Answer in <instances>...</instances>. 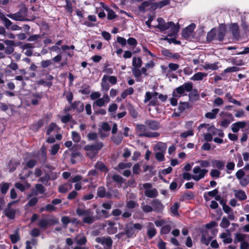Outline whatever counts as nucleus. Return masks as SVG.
Returning <instances> with one entry per match:
<instances>
[{"instance_id":"obj_1","label":"nucleus","mask_w":249,"mask_h":249,"mask_svg":"<svg viewBox=\"0 0 249 249\" xmlns=\"http://www.w3.org/2000/svg\"><path fill=\"white\" fill-rule=\"evenodd\" d=\"M157 21L158 24L155 27L158 28L161 32L170 30V33L168 34L169 36H175L178 33L179 27L177 26L173 22L170 21L166 23L161 18H159L157 19Z\"/></svg>"},{"instance_id":"obj_2","label":"nucleus","mask_w":249,"mask_h":249,"mask_svg":"<svg viewBox=\"0 0 249 249\" xmlns=\"http://www.w3.org/2000/svg\"><path fill=\"white\" fill-rule=\"evenodd\" d=\"M158 98L162 102H165L167 99V96L166 95L162 94H159L157 92H151L147 91L144 96L143 102L146 104L149 102V106H155L158 104Z\"/></svg>"},{"instance_id":"obj_3","label":"nucleus","mask_w":249,"mask_h":249,"mask_svg":"<svg viewBox=\"0 0 249 249\" xmlns=\"http://www.w3.org/2000/svg\"><path fill=\"white\" fill-rule=\"evenodd\" d=\"M193 89V84L191 82L185 83L183 85L176 88L172 93V95L180 97L184 95V92H190Z\"/></svg>"},{"instance_id":"obj_4","label":"nucleus","mask_w":249,"mask_h":249,"mask_svg":"<svg viewBox=\"0 0 249 249\" xmlns=\"http://www.w3.org/2000/svg\"><path fill=\"white\" fill-rule=\"evenodd\" d=\"M140 186H142L141 189L143 188L144 189V195L147 197L154 198L158 196V192L157 189L155 188H152V185L151 183H145L143 184H140Z\"/></svg>"},{"instance_id":"obj_5","label":"nucleus","mask_w":249,"mask_h":249,"mask_svg":"<svg viewBox=\"0 0 249 249\" xmlns=\"http://www.w3.org/2000/svg\"><path fill=\"white\" fill-rule=\"evenodd\" d=\"M208 172V170L201 169L199 166H195L193 169V172L194 175L192 176V178L196 181H198L204 178Z\"/></svg>"},{"instance_id":"obj_6","label":"nucleus","mask_w":249,"mask_h":249,"mask_svg":"<svg viewBox=\"0 0 249 249\" xmlns=\"http://www.w3.org/2000/svg\"><path fill=\"white\" fill-rule=\"evenodd\" d=\"M26 12V8L23 7L16 13L7 14V17L16 21H24Z\"/></svg>"},{"instance_id":"obj_7","label":"nucleus","mask_w":249,"mask_h":249,"mask_svg":"<svg viewBox=\"0 0 249 249\" xmlns=\"http://www.w3.org/2000/svg\"><path fill=\"white\" fill-rule=\"evenodd\" d=\"M235 176L242 187H245L249 183V175H246L243 169L238 170L235 173Z\"/></svg>"},{"instance_id":"obj_8","label":"nucleus","mask_w":249,"mask_h":249,"mask_svg":"<svg viewBox=\"0 0 249 249\" xmlns=\"http://www.w3.org/2000/svg\"><path fill=\"white\" fill-rule=\"evenodd\" d=\"M71 107L66 109V110L70 111L71 109L76 110L77 112H81L84 110V104L80 101H74L71 105Z\"/></svg>"},{"instance_id":"obj_9","label":"nucleus","mask_w":249,"mask_h":249,"mask_svg":"<svg viewBox=\"0 0 249 249\" xmlns=\"http://www.w3.org/2000/svg\"><path fill=\"white\" fill-rule=\"evenodd\" d=\"M110 102V98L107 93L104 94L102 98H99L94 103L97 107H102L106 106Z\"/></svg>"},{"instance_id":"obj_10","label":"nucleus","mask_w":249,"mask_h":249,"mask_svg":"<svg viewBox=\"0 0 249 249\" xmlns=\"http://www.w3.org/2000/svg\"><path fill=\"white\" fill-rule=\"evenodd\" d=\"M196 27L195 24L192 23L185 28L182 32V36L186 39L189 38L193 34Z\"/></svg>"},{"instance_id":"obj_11","label":"nucleus","mask_w":249,"mask_h":249,"mask_svg":"<svg viewBox=\"0 0 249 249\" xmlns=\"http://www.w3.org/2000/svg\"><path fill=\"white\" fill-rule=\"evenodd\" d=\"M152 205L153 211L156 213H161L164 208L161 201L158 199H154L152 202Z\"/></svg>"},{"instance_id":"obj_12","label":"nucleus","mask_w":249,"mask_h":249,"mask_svg":"<svg viewBox=\"0 0 249 249\" xmlns=\"http://www.w3.org/2000/svg\"><path fill=\"white\" fill-rule=\"evenodd\" d=\"M30 102L33 105H37L42 99V95L40 93L33 92L29 96Z\"/></svg>"},{"instance_id":"obj_13","label":"nucleus","mask_w":249,"mask_h":249,"mask_svg":"<svg viewBox=\"0 0 249 249\" xmlns=\"http://www.w3.org/2000/svg\"><path fill=\"white\" fill-rule=\"evenodd\" d=\"M103 147V143L102 142H98L94 144H88L85 146L84 149L86 151H92L97 152L100 150Z\"/></svg>"},{"instance_id":"obj_14","label":"nucleus","mask_w":249,"mask_h":249,"mask_svg":"<svg viewBox=\"0 0 249 249\" xmlns=\"http://www.w3.org/2000/svg\"><path fill=\"white\" fill-rule=\"evenodd\" d=\"M95 241L97 243L106 245L108 247H110L112 244V241L110 237H97Z\"/></svg>"},{"instance_id":"obj_15","label":"nucleus","mask_w":249,"mask_h":249,"mask_svg":"<svg viewBox=\"0 0 249 249\" xmlns=\"http://www.w3.org/2000/svg\"><path fill=\"white\" fill-rule=\"evenodd\" d=\"M125 234L126 235L127 237H132L135 234V231L133 226V224L129 223L126 224L125 228Z\"/></svg>"},{"instance_id":"obj_16","label":"nucleus","mask_w":249,"mask_h":249,"mask_svg":"<svg viewBox=\"0 0 249 249\" xmlns=\"http://www.w3.org/2000/svg\"><path fill=\"white\" fill-rule=\"evenodd\" d=\"M233 193L235 197L240 201L244 200L247 198L245 192L242 190H234Z\"/></svg>"},{"instance_id":"obj_17","label":"nucleus","mask_w":249,"mask_h":249,"mask_svg":"<svg viewBox=\"0 0 249 249\" xmlns=\"http://www.w3.org/2000/svg\"><path fill=\"white\" fill-rule=\"evenodd\" d=\"M147 235L150 238L153 237L157 233L156 229L154 227L153 223L148 222L147 223Z\"/></svg>"},{"instance_id":"obj_18","label":"nucleus","mask_w":249,"mask_h":249,"mask_svg":"<svg viewBox=\"0 0 249 249\" xmlns=\"http://www.w3.org/2000/svg\"><path fill=\"white\" fill-rule=\"evenodd\" d=\"M145 124L151 129L156 130L159 128V123L154 120H148L145 122Z\"/></svg>"},{"instance_id":"obj_19","label":"nucleus","mask_w":249,"mask_h":249,"mask_svg":"<svg viewBox=\"0 0 249 249\" xmlns=\"http://www.w3.org/2000/svg\"><path fill=\"white\" fill-rule=\"evenodd\" d=\"M246 125L245 122H238L231 125V130L233 132H237L240 128H244Z\"/></svg>"},{"instance_id":"obj_20","label":"nucleus","mask_w":249,"mask_h":249,"mask_svg":"<svg viewBox=\"0 0 249 249\" xmlns=\"http://www.w3.org/2000/svg\"><path fill=\"white\" fill-rule=\"evenodd\" d=\"M223 210L224 212L228 214V218L233 221L235 219V216L234 215L233 210L227 205H224Z\"/></svg>"},{"instance_id":"obj_21","label":"nucleus","mask_w":249,"mask_h":249,"mask_svg":"<svg viewBox=\"0 0 249 249\" xmlns=\"http://www.w3.org/2000/svg\"><path fill=\"white\" fill-rule=\"evenodd\" d=\"M167 149V145L165 143L159 142H158L154 147V150L155 152H160L165 153Z\"/></svg>"},{"instance_id":"obj_22","label":"nucleus","mask_w":249,"mask_h":249,"mask_svg":"<svg viewBox=\"0 0 249 249\" xmlns=\"http://www.w3.org/2000/svg\"><path fill=\"white\" fill-rule=\"evenodd\" d=\"M212 166L213 168H216L219 170H222L224 168L225 162L223 160H214L212 161Z\"/></svg>"},{"instance_id":"obj_23","label":"nucleus","mask_w":249,"mask_h":249,"mask_svg":"<svg viewBox=\"0 0 249 249\" xmlns=\"http://www.w3.org/2000/svg\"><path fill=\"white\" fill-rule=\"evenodd\" d=\"M103 8L107 12V18L108 19H112L117 17V15L113 10L107 5H104Z\"/></svg>"},{"instance_id":"obj_24","label":"nucleus","mask_w":249,"mask_h":249,"mask_svg":"<svg viewBox=\"0 0 249 249\" xmlns=\"http://www.w3.org/2000/svg\"><path fill=\"white\" fill-rule=\"evenodd\" d=\"M112 142L117 145H119L122 142L123 137L121 132L111 137Z\"/></svg>"},{"instance_id":"obj_25","label":"nucleus","mask_w":249,"mask_h":249,"mask_svg":"<svg viewBox=\"0 0 249 249\" xmlns=\"http://www.w3.org/2000/svg\"><path fill=\"white\" fill-rule=\"evenodd\" d=\"M72 186L71 183H66L60 185L59 187L58 191L61 193H66L69 190H71Z\"/></svg>"},{"instance_id":"obj_26","label":"nucleus","mask_w":249,"mask_h":249,"mask_svg":"<svg viewBox=\"0 0 249 249\" xmlns=\"http://www.w3.org/2000/svg\"><path fill=\"white\" fill-rule=\"evenodd\" d=\"M231 30L233 37L238 39L240 37V34L239 32V27L237 24H232L231 27Z\"/></svg>"},{"instance_id":"obj_27","label":"nucleus","mask_w":249,"mask_h":249,"mask_svg":"<svg viewBox=\"0 0 249 249\" xmlns=\"http://www.w3.org/2000/svg\"><path fill=\"white\" fill-rule=\"evenodd\" d=\"M87 238L84 235L78 234L75 237V242L78 245H84L87 242Z\"/></svg>"},{"instance_id":"obj_28","label":"nucleus","mask_w":249,"mask_h":249,"mask_svg":"<svg viewBox=\"0 0 249 249\" xmlns=\"http://www.w3.org/2000/svg\"><path fill=\"white\" fill-rule=\"evenodd\" d=\"M95 220L94 216L93 215L92 213L90 212L88 214L85 216V217L83 219L84 223L91 224Z\"/></svg>"},{"instance_id":"obj_29","label":"nucleus","mask_w":249,"mask_h":249,"mask_svg":"<svg viewBox=\"0 0 249 249\" xmlns=\"http://www.w3.org/2000/svg\"><path fill=\"white\" fill-rule=\"evenodd\" d=\"M219 111V109L218 108H215L212 110L211 112H207L205 114V116L206 118L213 119H215L216 117L217 114Z\"/></svg>"},{"instance_id":"obj_30","label":"nucleus","mask_w":249,"mask_h":249,"mask_svg":"<svg viewBox=\"0 0 249 249\" xmlns=\"http://www.w3.org/2000/svg\"><path fill=\"white\" fill-rule=\"evenodd\" d=\"M134 92V89L132 87H129L128 89L124 90L121 94V97L120 99H119V98L117 99L119 101H121L122 99H124L127 95H131Z\"/></svg>"},{"instance_id":"obj_31","label":"nucleus","mask_w":249,"mask_h":249,"mask_svg":"<svg viewBox=\"0 0 249 249\" xmlns=\"http://www.w3.org/2000/svg\"><path fill=\"white\" fill-rule=\"evenodd\" d=\"M4 213L7 217L11 219H13L15 217L16 210L11 208H7L4 210Z\"/></svg>"},{"instance_id":"obj_32","label":"nucleus","mask_w":249,"mask_h":249,"mask_svg":"<svg viewBox=\"0 0 249 249\" xmlns=\"http://www.w3.org/2000/svg\"><path fill=\"white\" fill-rule=\"evenodd\" d=\"M207 76L206 73L198 72L195 74L191 78V80L193 81L202 80L204 77Z\"/></svg>"},{"instance_id":"obj_33","label":"nucleus","mask_w":249,"mask_h":249,"mask_svg":"<svg viewBox=\"0 0 249 249\" xmlns=\"http://www.w3.org/2000/svg\"><path fill=\"white\" fill-rule=\"evenodd\" d=\"M202 67L205 70H216L218 69V63H214L212 64L205 63Z\"/></svg>"},{"instance_id":"obj_34","label":"nucleus","mask_w":249,"mask_h":249,"mask_svg":"<svg viewBox=\"0 0 249 249\" xmlns=\"http://www.w3.org/2000/svg\"><path fill=\"white\" fill-rule=\"evenodd\" d=\"M225 29L221 27L217 30L216 38L219 41H222L225 36Z\"/></svg>"},{"instance_id":"obj_35","label":"nucleus","mask_w":249,"mask_h":249,"mask_svg":"<svg viewBox=\"0 0 249 249\" xmlns=\"http://www.w3.org/2000/svg\"><path fill=\"white\" fill-rule=\"evenodd\" d=\"M217 30L215 29H212L208 33L207 36V40L208 41H211L215 38H216Z\"/></svg>"},{"instance_id":"obj_36","label":"nucleus","mask_w":249,"mask_h":249,"mask_svg":"<svg viewBox=\"0 0 249 249\" xmlns=\"http://www.w3.org/2000/svg\"><path fill=\"white\" fill-rule=\"evenodd\" d=\"M246 237V235L245 234L237 233L235 234V237L234 239V242L237 243V242H242L245 241Z\"/></svg>"},{"instance_id":"obj_37","label":"nucleus","mask_w":249,"mask_h":249,"mask_svg":"<svg viewBox=\"0 0 249 249\" xmlns=\"http://www.w3.org/2000/svg\"><path fill=\"white\" fill-rule=\"evenodd\" d=\"M142 65V60L139 57H134L132 60V65L133 68H139L141 67Z\"/></svg>"},{"instance_id":"obj_38","label":"nucleus","mask_w":249,"mask_h":249,"mask_svg":"<svg viewBox=\"0 0 249 249\" xmlns=\"http://www.w3.org/2000/svg\"><path fill=\"white\" fill-rule=\"evenodd\" d=\"M225 97L230 103H233L238 106H240L241 105V104L239 101H238L232 98L231 94L230 92H228L226 94Z\"/></svg>"},{"instance_id":"obj_39","label":"nucleus","mask_w":249,"mask_h":249,"mask_svg":"<svg viewBox=\"0 0 249 249\" xmlns=\"http://www.w3.org/2000/svg\"><path fill=\"white\" fill-rule=\"evenodd\" d=\"M230 219L228 217L224 216L221 220V222L220 224V226L223 229L227 228L229 227L230 225Z\"/></svg>"},{"instance_id":"obj_40","label":"nucleus","mask_w":249,"mask_h":249,"mask_svg":"<svg viewBox=\"0 0 249 249\" xmlns=\"http://www.w3.org/2000/svg\"><path fill=\"white\" fill-rule=\"evenodd\" d=\"M179 208V204L178 202L175 203L173 206L170 208V211L175 216H178L179 213H178V209Z\"/></svg>"},{"instance_id":"obj_41","label":"nucleus","mask_w":249,"mask_h":249,"mask_svg":"<svg viewBox=\"0 0 249 249\" xmlns=\"http://www.w3.org/2000/svg\"><path fill=\"white\" fill-rule=\"evenodd\" d=\"M103 80H108L112 85H115L117 83V78L115 76H108L104 75L103 76Z\"/></svg>"},{"instance_id":"obj_42","label":"nucleus","mask_w":249,"mask_h":249,"mask_svg":"<svg viewBox=\"0 0 249 249\" xmlns=\"http://www.w3.org/2000/svg\"><path fill=\"white\" fill-rule=\"evenodd\" d=\"M10 183L2 182L0 184V190L2 194H5L9 188Z\"/></svg>"},{"instance_id":"obj_43","label":"nucleus","mask_w":249,"mask_h":249,"mask_svg":"<svg viewBox=\"0 0 249 249\" xmlns=\"http://www.w3.org/2000/svg\"><path fill=\"white\" fill-rule=\"evenodd\" d=\"M141 209L145 213H148L153 211L152 206L145 204L144 202L141 203Z\"/></svg>"},{"instance_id":"obj_44","label":"nucleus","mask_w":249,"mask_h":249,"mask_svg":"<svg viewBox=\"0 0 249 249\" xmlns=\"http://www.w3.org/2000/svg\"><path fill=\"white\" fill-rule=\"evenodd\" d=\"M90 212V211L89 209H83L80 208H78L76 210V213L80 216H86Z\"/></svg>"},{"instance_id":"obj_45","label":"nucleus","mask_w":249,"mask_h":249,"mask_svg":"<svg viewBox=\"0 0 249 249\" xmlns=\"http://www.w3.org/2000/svg\"><path fill=\"white\" fill-rule=\"evenodd\" d=\"M220 237L223 239V242L226 244H229L232 242V238L228 236L227 233L223 232L220 235Z\"/></svg>"},{"instance_id":"obj_46","label":"nucleus","mask_w":249,"mask_h":249,"mask_svg":"<svg viewBox=\"0 0 249 249\" xmlns=\"http://www.w3.org/2000/svg\"><path fill=\"white\" fill-rule=\"evenodd\" d=\"M139 137H147L149 138H155L159 136V134L157 132H147L142 134H138Z\"/></svg>"},{"instance_id":"obj_47","label":"nucleus","mask_w":249,"mask_h":249,"mask_svg":"<svg viewBox=\"0 0 249 249\" xmlns=\"http://www.w3.org/2000/svg\"><path fill=\"white\" fill-rule=\"evenodd\" d=\"M97 195L99 197H104L106 196V190L104 187H99L97 189Z\"/></svg>"},{"instance_id":"obj_48","label":"nucleus","mask_w":249,"mask_h":249,"mask_svg":"<svg viewBox=\"0 0 249 249\" xmlns=\"http://www.w3.org/2000/svg\"><path fill=\"white\" fill-rule=\"evenodd\" d=\"M190 107V105L188 103L181 102L179 103L178 107V110L179 111V112H182L185 109L189 108Z\"/></svg>"},{"instance_id":"obj_49","label":"nucleus","mask_w":249,"mask_h":249,"mask_svg":"<svg viewBox=\"0 0 249 249\" xmlns=\"http://www.w3.org/2000/svg\"><path fill=\"white\" fill-rule=\"evenodd\" d=\"M136 130L139 133L138 134L145 133L146 130V126L142 124H137L136 125Z\"/></svg>"},{"instance_id":"obj_50","label":"nucleus","mask_w":249,"mask_h":249,"mask_svg":"<svg viewBox=\"0 0 249 249\" xmlns=\"http://www.w3.org/2000/svg\"><path fill=\"white\" fill-rule=\"evenodd\" d=\"M221 172L217 169H212L210 173V176L212 178H219L220 176Z\"/></svg>"},{"instance_id":"obj_51","label":"nucleus","mask_w":249,"mask_h":249,"mask_svg":"<svg viewBox=\"0 0 249 249\" xmlns=\"http://www.w3.org/2000/svg\"><path fill=\"white\" fill-rule=\"evenodd\" d=\"M43 121L40 120L32 126V129L34 131H37L43 126Z\"/></svg>"},{"instance_id":"obj_52","label":"nucleus","mask_w":249,"mask_h":249,"mask_svg":"<svg viewBox=\"0 0 249 249\" xmlns=\"http://www.w3.org/2000/svg\"><path fill=\"white\" fill-rule=\"evenodd\" d=\"M35 187L36 191V195H37L38 194H42L45 191L44 187L41 184H36Z\"/></svg>"},{"instance_id":"obj_53","label":"nucleus","mask_w":249,"mask_h":249,"mask_svg":"<svg viewBox=\"0 0 249 249\" xmlns=\"http://www.w3.org/2000/svg\"><path fill=\"white\" fill-rule=\"evenodd\" d=\"M211 133L213 136H218L221 138L224 137V134L222 130L213 128Z\"/></svg>"},{"instance_id":"obj_54","label":"nucleus","mask_w":249,"mask_h":249,"mask_svg":"<svg viewBox=\"0 0 249 249\" xmlns=\"http://www.w3.org/2000/svg\"><path fill=\"white\" fill-rule=\"evenodd\" d=\"M95 167L103 172H107L108 170L105 165L101 162H98L95 165Z\"/></svg>"},{"instance_id":"obj_55","label":"nucleus","mask_w":249,"mask_h":249,"mask_svg":"<svg viewBox=\"0 0 249 249\" xmlns=\"http://www.w3.org/2000/svg\"><path fill=\"white\" fill-rule=\"evenodd\" d=\"M82 177L80 175H76L74 177H71L70 180L69 182L71 183H79L82 180Z\"/></svg>"},{"instance_id":"obj_56","label":"nucleus","mask_w":249,"mask_h":249,"mask_svg":"<svg viewBox=\"0 0 249 249\" xmlns=\"http://www.w3.org/2000/svg\"><path fill=\"white\" fill-rule=\"evenodd\" d=\"M10 238L11 239V242L13 244L17 243L20 239L19 235L18 232L10 235Z\"/></svg>"},{"instance_id":"obj_57","label":"nucleus","mask_w":249,"mask_h":249,"mask_svg":"<svg viewBox=\"0 0 249 249\" xmlns=\"http://www.w3.org/2000/svg\"><path fill=\"white\" fill-rule=\"evenodd\" d=\"M164 153L160 152H156L155 153V157L156 159L159 161H162L164 160Z\"/></svg>"},{"instance_id":"obj_58","label":"nucleus","mask_w":249,"mask_h":249,"mask_svg":"<svg viewBox=\"0 0 249 249\" xmlns=\"http://www.w3.org/2000/svg\"><path fill=\"white\" fill-rule=\"evenodd\" d=\"M49 225L47 218H41L39 220V226L43 229L46 228Z\"/></svg>"},{"instance_id":"obj_59","label":"nucleus","mask_w":249,"mask_h":249,"mask_svg":"<svg viewBox=\"0 0 249 249\" xmlns=\"http://www.w3.org/2000/svg\"><path fill=\"white\" fill-rule=\"evenodd\" d=\"M171 230V226L169 225L163 226L161 228L160 233L161 234H167L170 232Z\"/></svg>"},{"instance_id":"obj_60","label":"nucleus","mask_w":249,"mask_h":249,"mask_svg":"<svg viewBox=\"0 0 249 249\" xmlns=\"http://www.w3.org/2000/svg\"><path fill=\"white\" fill-rule=\"evenodd\" d=\"M101 87L103 90L107 92L109 89V85L106 80H103V77L102 79Z\"/></svg>"},{"instance_id":"obj_61","label":"nucleus","mask_w":249,"mask_h":249,"mask_svg":"<svg viewBox=\"0 0 249 249\" xmlns=\"http://www.w3.org/2000/svg\"><path fill=\"white\" fill-rule=\"evenodd\" d=\"M37 163V160H30L26 162V166L29 168H33Z\"/></svg>"},{"instance_id":"obj_62","label":"nucleus","mask_w":249,"mask_h":249,"mask_svg":"<svg viewBox=\"0 0 249 249\" xmlns=\"http://www.w3.org/2000/svg\"><path fill=\"white\" fill-rule=\"evenodd\" d=\"M223 103V99L220 97H217L213 101V106L214 107H218L222 105Z\"/></svg>"},{"instance_id":"obj_63","label":"nucleus","mask_w":249,"mask_h":249,"mask_svg":"<svg viewBox=\"0 0 249 249\" xmlns=\"http://www.w3.org/2000/svg\"><path fill=\"white\" fill-rule=\"evenodd\" d=\"M72 140L75 142H79L81 140L80 135L75 131L72 132Z\"/></svg>"},{"instance_id":"obj_64","label":"nucleus","mask_w":249,"mask_h":249,"mask_svg":"<svg viewBox=\"0 0 249 249\" xmlns=\"http://www.w3.org/2000/svg\"><path fill=\"white\" fill-rule=\"evenodd\" d=\"M200 164V167H208L210 166V162L207 160H199L197 162Z\"/></svg>"}]
</instances>
